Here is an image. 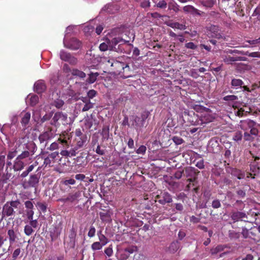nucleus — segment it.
Wrapping results in <instances>:
<instances>
[{
    "mask_svg": "<svg viewBox=\"0 0 260 260\" xmlns=\"http://www.w3.org/2000/svg\"><path fill=\"white\" fill-rule=\"evenodd\" d=\"M20 203L18 201H14L7 202L3 207L2 214L3 216H10L14 213V208H17L20 205Z\"/></svg>",
    "mask_w": 260,
    "mask_h": 260,
    "instance_id": "obj_1",
    "label": "nucleus"
},
{
    "mask_svg": "<svg viewBox=\"0 0 260 260\" xmlns=\"http://www.w3.org/2000/svg\"><path fill=\"white\" fill-rule=\"evenodd\" d=\"M214 116L212 111L207 108H205L199 116V119L197 122L198 124H204L210 122L214 119Z\"/></svg>",
    "mask_w": 260,
    "mask_h": 260,
    "instance_id": "obj_2",
    "label": "nucleus"
},
{
    "mask_svg": "<svg viewBox=\"0 0 260 260\" xmlns=\"http://www.w3.org/2000/svg\"><path fill=\"white\" fill-rule=\"evenodd\" d=\"M64 46L72 50H77L81 46V43L75 38L72 39L68 41L66 38L63 40Z\"/></svg>",
    "mask_w": 260,
    "mask_h": 260,
    "instance_id": "obj_3",
    "label": "nucleus"
},
{
    "mask_svg": "<svg viewBox=\"0 0 260 260\" xmlns=\"http://www.w3.org/2000/svg\"><path fill=\"white\" fill-rule=\"evenodd\" d=\"M207 35L209 37H213L219 39L222 37L219 27L216 25H211L207 29Z\"/></svg>",
    "mask_w": 260,
    "mask_h": 260,
    "instance_id": "obj_4",
    "label": "nucleus"
},
{
    "mask_svg": "<svg viewBox=\"0 0 260 260\" xmlns=\"http://www.w3.org/2000/svg\"><path fill=\"white\" fill-rule=\"evenodd\" d=\"M60 57L61 60L69 62L72 64H75L77 62V60L75 57L72 56L70 53L63 50L60 51Z\"/></svg>",
    "mask_w": 260,
    "mask_h": 260,
    "instance_id": "obj_5",
    "label": "nucleus"
},
{
    "mask_svg": "<svg viewBox=\"0 0 260 260\" xmlns=\"http://www.w3.org/2000/svg\"><path fill=\"white\" fill-rule=\"evenodd\" d=\"M157 198L159 199V202L162 205L172 202L171 194L166 191L161 192L159 195L157 196Z\"/></svg>",
    "mask_w": 260,
    "mask_h": 260,
    "instance_id": "obj_6",
    "label": "nucleus"
},
{
    "mask_svg": "<svg viewBox=\"0 0 260 260\" xmlns=\"http://www.w3.org/2000/svg\"><path fill=\"white\" fill-rule=\"evenodd\" d=\"M54 133L52 130H48L40 135L39 139L41 143L46 142L53 138Z\"/></svg>",
    "mask_w": 260,
    "mask_h": 260,
    "instance_id": "obj_7",
    "label": "nucleus"
},
{
    "mask_svg": "<svg viewBox=\"0 0 260 260\" xmlns=\"http://www.w3.org/2000/svg\"><path fill=\"white\" fill-rule=\"evenodd\" d=\"M256 123L251 120L247 119L243 121H241L240 126L241 129L244 131L247 130L248 128H250L252 126H255Z\"/></svg>",
    "mask_w": 260,
    "mask_h": 260,
    "instance_id": "obj_8",
    "label": "nucleus"
},
{
    "mask_svg": "<svg viewBox=\"0 0 260 260\" xmlns=\"http://www.w3.org/2000/svg\"><path fill=\"white\" fill-rule=\"evenodd\" d=\"M67 119V115L63 114L61 112L56 113L52 119L53 122L52 124H56L58 121H61L62 122H66Z\"/></svg>",
    "mask_w": 260,
    "mask_h": 260,
    "instance_id": "obj_9",
    "label": "nucleus"
},
{
    "mask_svg": "<svg viewBox=\"0 0 260 260\" xmlns=\"http://www.w3.org/2000/svg\"><path fill=\"white\" fill-rule=\"evenodd\" d=\"M46 89V85L43 80H39L34 84V90L36 92L40 93Z\"/></svg>",
    "mask_w": 260,
    "mask_h": 260,
    "instance_id": "obj_10",
    "label": "nucleus"
},
{
    "mask_svg": "<svg viewBox=\"0 0 260 260\" xmlns=\"http://www.w3.org/2000/svg\"><path fill=\"white\" fill-rule=\"evenodd\" d=\"M26 101L32 106H35L39 102V97L38 95L29 94L26 98Z\"/></svg>",
    "mask_w": 260,
    "mask_h": 260,
    "instance_id": "obj_11",
    "label": "nucleus"
},
{
    "mask_svg": "<svg viewBox=\"0 0 260 260\" xmlns=\"http://www.w3.org/2000/svg\"><path fill=\"white\" fill-rule=\"evenodd\" d=\"M133 118L132 124L136 128L141 127L144 125V119L143 118L135 116Z\"/></svg>",
    "mask_w": 260,
    "mask_h": 260,
    "instance_id": "obj_12",
    "label": "nucleus"
},
{
    "mask_svg": "<svg viewBox=\"0 0 260 260\" xmlns=\"http://www.w3.org/2000/svg\"><path fill=\"white\" fill-rule=\"evenodd\" d=\"M22 118H21V123L23 125H26L27 124L29 121L31 113L29 112H25L23 111L21 113Z\"/></svg>",
    "mask_w": 260,
    "mask_h": 260,
    "instance_id": "obj_13",
    "label": "nucleus"
},
{
    "mask_svg": "<svg viewBox=\"0 0 260 260\" xmlns=\"http://www.w3.org/2000/svg\"><path fill=\"white\" fill-rule=\"evenodd\" d=\"M25 166L24 163L21 160L16 158L13 165V169L15 171L22 170Z\"/></svg>",
    "mask_w": 260,
    "mask_h": 260,
    "instance_id": "obj_14",
    "label": "nucleus"
},
{
    "mask_svg": "<svg viewBox=\"0 0 260 260\" xmlns=\"http://www.w3.org/2000/svg\"><path fill=\"white\" fill-rule=\"evenodd\" d=\"M61 232V229L59 226H56L52 231L50 232V236L51 240L54 241L56 240L60 235Z\"/></svg>",
    "mask_w": 260,
    "mask_h": 260,
    "instance_id": "obj_15",
    "label": "nucleus"
},
{
    "mask_svg": "<svg viewBox=\"0 0 260 260\" xmlns=\"http://www.w3.org/2000/svg\"><path fill=\"white\" fill-rule=\"evenodd\" d=\"M183 11L187 13H191L192 14H200L199 10L191 5L185 6L183 8Z\"/></svg>",
    "mask_w": 260,
    "mask_h": 260,
    "instance_id": "obj_16",
    "label": "nucleus"
},
{
    "mask_svg": "<svg viewBox=\"0 0 260 260\" xmlns=\"http://www.w3.org/2000/svg\"><path fill=\"white\" fill-rule=\"evenodd\" d=\"M246 217V214L242 212H235L232 213V218L234 220H238Z\"/></svg>",
    "mask_w": 260,
    "mask_h": 260,
    "instance_id": "obj_17",
    "label": "nucleus"
},
{
    "mask_svg": "<svg viewBox=\"0 0 260 260\" xmlns=\"http://www.w3.org/2000/svg\"><path fill=\"white\" fill-rule=\"evenodd\" d=\"M80 196V193L79 192H77L73 194H70L68 196V197L63 200V202L70 201L71 202H73L77 199Z\"/></svg>",
    "mask_w": 260,
    "mask_h": 260,
    "instance_id": "obj_18",
    "label": "nucleus"
},
{
    "mask_svg": "<svg viewBox=\"0 0 260 260\" xmlns=\"http://www.w3.org/2000/svg\"><path fill=\"white\" fill-rule=\"evenodd\" d=\"M128 256L129 254L126 252L125 249L120 250L117 253V258L119 260H125Z\"/></svg>",
    "mask_w": 260,
    "mask_h": 260,
    "instance_id": "obj_19",
    "label": "nucleus"
},
{
    "mask_svg": "<svg viewBox=\"0 0 260 260\" xmlns=\"http://www.w3.org/2000/svg\"><path fill=\"white\" fill-rule=\"evenodd\" d=\"M243 83L240 79H234L232 81V85L236 89L241 88Z\"/></svg>",
    "mask_w": 260,
    "mask_h": 260,
    "instance_id": "obj_20",
    "label": "nucleus"
},
{
    "mask_svg": "<svg viewBox=\"0 0 260 260\" xmlns=\"http://www.w3.org/2000/svg\"><path fill=\"white\" fill-rule=\"evenodd\" d=\"M10 244H12L16 240V236L13 230H9L8 231Z\"/></svg>",
    "mask_w": 260,
    "mask_h": 260,
    "instance_id": "obj_21",
    "label": "nucleus"
},
{
    "mask_svg": "<svg viewBox=\"0 0 260 260\" xmlns=\"http://www.w3.org/2000/svg\"><path fill=\"white\" fill-rule=\"evenodd\" d=\"M71 73L73 76H78L80 78H84L86 76L85 73L77 69H73Z\"/></svg>",
    "mask_w": 260,
    "mask_h": 260,
    "instance_id": "obj_22",
    "label": "nucleus"
},
{
    "mask_svg": "<svg viewBox=\"0 0 260 260\" xmlns=\"http://www.w3.org/2000/svg\"><path fill=\"white\" fill-rule=\"evenodd\" d=\"M168 7L170 10H173L175 12L179 11V6L175 1L169 3Z\"/></svg>",
    "mask_w": 260,
    "mask_h": 260,
    "instance_id": "obj_23",
    "label": "nucleus"
},
{
    "mask_svg": "<svg viewBox=\"0 0 260 260\" xmlns=\"http://www.w3.org/2000/svg\"><path fill=\"white\" fill-rule=\"evenodd\" d=\"M99 239L100 241V243L103 245L105 246L106 244H107L109 241L108 239L103 235L102 234V232H100L98 233V234Z\"/></svg>",
    "mask_w": 260,
    "mask_h": 260,
    "instance_id": "obj_24",
    "label": "nucleus"
},
{
    "mask_svg": "<svg viewBox=\"0 0 260 260\" xmlns=\"http://www.w3.org/2000/svg\"><path fill=\"white\" fill-rule=\"evenodd\" d=\"M39 182L37 175H34L30 177L28 181L29 184L31 186H35Z\"/></svg>",
    "mask_w": 260,
    "mask_h": 260,
    "instance_id": "obj_25",
    "label": "nucleus"
},
{
    "mask_svg": "<svg viewBox=\"0 0 260 260\" xmlns=\"http://www.w3.org/2000/svg\"><path fill=\"white\" fill-rule=\"evenodd\" d=\"M99 75V74L97 72L94 73H90L89 75V77L87 79V82L89 83H93L96 81V78Z\"/></svg>",
    "mask_w": 260,
    "mask_h": 260,
    "instance_id": "obj_26",
    "label": "nucleus"
},
{
    "mask_svg": "<svg viewBox=\"0 0 260 260\" xmlns=\"http://www.w3.org/2000/svg\"><path fill=\"white\" fill-rule=\"evenodd\" d=\"M124 42V40L118 37V38H113L111 40V42H109V44H110V45H111V46H113V50H114V49H115L114 46H116L118 43H123Z\"/></svg>",
    "mask_w": 260,
    "mask_h": 260,
    "instance_id": "obj_27",
    "label": "nucleus"
},
{
    "mask_svg": "<svg viewBox=\"0 0 260 260\" xmlns=\"http://www.w3.org/2000/svg\"><path fill=\"white\" fill-rule=\"evenodd\" d=\"M99 48L101 51H106L108 49L112 50H113V46H111V45H110L109 43V45H108L106 43H103L100 44V45L99 46Z\"/></svg>",
    "mask_w": 260,
    "mask_h": 260,
    "instance_id": "obj_28",
    "label": "nucleus"
},
{
    "mask_svg": "<svg viewBox=\"0 0 260 260\" xmlns=\"http://www.w3.org/2000/svg\"><path fill=\"white\" fill-rule=\"evenodd\" d=\"M82 133L80 129H77L75 131V136L81 139L82 141H79L78 142V145L80 147L82 146L84 141L82 139Z\"/></svg>",
    "mask_w": 260,
    "mask_h": 260,
    "instance_id": "obj_29",
    "label": "nucleus"
},
{
    "mask_svg": "<svg viewBox=\"0 0 260 260\" xmlns=\"http://www.w3.org/2000/svg\"><path fill=\"white\" fill-rule=\"evenodd\" d=\"M41 111L40 109H36L34 111L32 117L35 121H38L41 116Z\"/></svg>",
    "mask_w": 260,
    "mask_h": 260,
    "instance_id": "obj_30",
    "label": "nucleus"
},
{
    "mask_svg": "<svg viewBox=\"0 0 260 260\" xmlns=\"http://www.w3.org/2000/svg\"><path fill=\"white\" fill-rule=\"evenodd\" d=\"M76 236V232L74 228H72L70 231L69 237L70 239V242L74 243L75 241V238Z\"/></svg>",
    "mask_w": 260,
    "mask_h": 260,
    "instance_id": "obj_31",
    "label": "nucleus"
},
{
    "mask_svg": "<svg viewBox=\"0 0 260 260\" xmlns=\"http://www.w3.org/2000/svg\"><path fill=\"white\" fill-rule=\"evenodd\" d=\"M179 246L177 242H174L171 243L169 247V250L171 252H176L179 248Z\"/></svg>",
    "mask_w": 260,
    "mask_h": 260,
    "instance_id": "obj_32",
    "label": "nucleus"
},
{
    "mask_svg": "<svg viewBox=\"0 0 260 260\" xmlns=\"http://www.w3.org/2000/svg\"><path fill=\"white\" fill-rule=\"evenodd\" d=\"M169 25L172 28H177L180 30L185 29V26L184 24H180L177 22L171 23Z\"/></svg>",
    "mask_w": 260,
    "mask_h": 260,
    "instance_id": "obj_33",
    "label": "nucleus"
},
{
    "mask_svg": "<svg viewBox=\"0 0 260 260\" xmlns=\"http://www.w3.org/2000/svg\"><path fill=\"white\" fill-rule=\"evenodd\" d=\"M104 246L100 242H95L91 245V249L92 250H100Z\"/></svg>",
    "mask_w": 260,
    "mask_h": 260,
    "instance_id": "obj_34",
    "label": "nucleus"
},
{
    "mask_svg": "<svg viewBox=\"0 0 260 260\" xmlns=\"http://www.w3.org/2000/svg\"><path fill=\"white\" fill-rule=\"evenodd\" d=\"M223 250V246L222 245H218L215 248H213L211 250V253L212 255L216 254L217 253L222 251Z\"/></svg>",
    "mask_w": 260,
    "mask_h": 260,
    "instance_id": "obj_35",
    "label": "nucleus"
},
{
    "mask_svg": "<svg viewBox=\"0 0 260 260\" xmlns=\"http://www.w3.org/2000/svg\"><path fill=\"white\" fill-rule=\"evenodd\" d=\"M64 104V102L61 99H54L53 105L57 108H60Z\"/></svg>",
    "mask_w": 260,
    "mask_h": 260,
    "instance_id": "obj_36",
    "label": "nucleus"
},
{
    "mask_svg": "<svg viewBox=\"0 0 260 260\" xmlns=\"http://www.w3.org/2000/svg\"><path fill=\"white\" fill-rule=\"evenodd\" d=\"M34 232V230L31 225H26L24 227V233L27 236H30Z\"/></svg>",
    "mask_w": 260,
    "mask_h": 260,
    "instance_id": "obj_37",
    "label": "nucleus"
},
{
    "mask_svg": "<svg viewBox=\"0 0 260 260\" xmlns=\"http://www.w3.org/2000/svg\"><path fill=\"white\" fill-rule=\"evenodd\" d=\"M30 155V152L28 151H23L21 154L19 155L17 158L22 160V159L27 158Z\"/></svg>",
    "mask_w": 260,
    "mask_h": 260,
    "instance_id": "obj_38",
    "label": "nucleus"
},
{
    "mask_svg": "<svg viewBox=\"0 0 260 260\" xmlns=\"http://www.w3.org/2000/svg\"><path fill=\"white\" fill-rule=\"evenodd\" d=\"M155 3H156V6L157 7L160 8H166L167 6V3L166 1L162 0L160 1L158 3H157V1L156 0H152Z\"/></svg>",
    "mask_w": 260,
    "mask_h": 260,
    "instance_id": "obj_39",
    "label": "nucleus"
},
{
    "mask_svg": "<svg viewBox=\"0 0 260 260\" xmlns=\"http://www.w3.org/2000/svg\"><path fill=\"white\" fill-rule=\"evenodd\" d=\"M250 170L254 175L258 174L259 172V167L256 165H253L250 166Z\"/></svg>",
    "mask_w": 260,
    "mask_h": 260,
    "instance_id": "obj_40",
    "label": "nucleus"
},
{
    "mask_svg": "<svg viewBox=\"0 0 260 260\" xmlns=\"http://www.w3.org/2000/svg\"><path fill=\"white\" fill-rule=\"evenodd\" d=\"M75 180L74 179H70L61 181V183L64 185H73L75 183Z\"/></svg>",
    "mask_w": 260,
    "mask_h": 260,
    "instance_id": "obj_41",
    "label": "nucleus"
},
{
    "mask_svg": "<svg viewBox=\"0 0 260 260\" xmlns=\"http://www.w3.org/2000/svg\"><path fill=\"white\" fill-rule=\"evenodd\" d=\"M248 112H249V111H245V110L242 108L238 109L235 112L236 114L239 117L243 116L245 113Z\"/></svg>",
    "mask_w": 260,
    "mask_h": 260,
    "instance_id": "obj_42",
    "label": "nucleus"
},
{
    "mask_svg": "<svg viewBox=\"0 0 260 260\" xmlns=\"http://www.w3.org/2000/svg\"><path fill=\"white\" fill-rule=\"evenodd\" d=\"M242 138V132H237L235 133V134L233 137V139L236 141H239L241 140Z\"/></svg>",
    "mask_w": 260,
    "mask_h": 260,
    "instance_id": "obj_43",
    "label": "nucleus"
},
{
    "mask_svg": "<svg viewBox=\"0 0 260 260\" xmlns=\"http://www.w3.org/2000/svg\"><path fill=\"white\" fill-rule=\"evenodd\" d=\"M234 173H235V174L236 175H237V178L239 179H241L242 178H243L245 176V174L244 172H242V171H240V170H235L234 172H233Z\"/></svg>",
    "mask_w": 260,
    "mask_h": 260,
    "instance_id": "obj_44",
    "label": "nucleus"
},
{
    "mask_svg": "<svg viewBox=\"0 0 260 260\" xmlns=\"http://www.w3.org/2000/svg\"><path fill=\"white\" fill-rule=\"evenodd\" d=\"M215 4V1L214 0H208L206 1H204L203 2V4L207 7H211Z\"/></svg>",
    "mask_w": 260,
    "mask_h": 260,
    "instance_id": "obj_45",
    "label": "nucleus"
},
{
    "mask_svg": "<svg viewBox=\"0 0 260 260\" xmlns=\"http://www.w3.org/2000/svg\"><path fill=\"white\" fill-rule=\"evenodd\" d=\"M146 147L144 145H141L139 148L137 150L136 152L138 154H143L146 152Z\"/></svg>",
    "mask_w": 260,
    "mask_h": 260,
    "instance_id": "obj_46",
    "label": "nucleus"
},
{
    "mask_svg": "<svg viewBox=\"0 0 260 260\" xmlns=\"http://www.w3.org/2000/svg\"><path fill=\"white\" fill-rule=\"evenodd\" d=\"M105 253L109 257L111 256L113 254V249L111 247H108L105 249Z\"/></svg>",
    "mask_w": 260,
    "mask_h": 260,
    "instance_id": "obj_47",
    "label": "nucleus"
},
{
    "mask_svg": "<svg viewBox=\"0 0 260 260\" xmlns=\"http://www.w3.org/2000/svg\"><path fill=\"white\" fill-rule=\"evenodd\" d=\"M93 107V105L90 102L87 103L85 104L84 106L83 107L82 109L83 111H86L89 110L90 109L92 108Z\"/></svg>",
    "mask_w": 260,
    "mask_h": 260,
    "instance_id": "obj_48",
    "label": "nucleus"
},
{
    "mask_svg": "<svg viewBox=\"0 0 260 260\" xmlns=\"http://www.w3.org/2000/svg\"><path fill=\"white\" fill-rule=\"evenodd\" d=\"M224 61L227 63H230L236 60L235 57H231L230 56L226 57L223 59Z\"/></svg>",
    "mask_w": 260,
    "mask_h": 260,
    "instance_id": "obj_49",
    "label": "nucleus"
},
{
    "mask_svg": "<svg viewBox=\"0 0 260 260\" xmlns=\"http://www.w3.org/2000/svg\"><path fill=\"white\" fill-rule=\"evenodd\" d=\"M150 3L149 0H144L141 2V6L143 8H148L150 6Z\"/></svg>",
    "mask_w": 260,
    "mask_h": 260,
    "instance_id": "obj_50",
    "label": "nucleus"
},
{
    "mask_svg": "<svg viewBox=\"0 0 260 260\" xmlns=\"http://www.w3.org/2000/svg\"><path fill=\"white\" fill-rule=\"evenodd\" d=\"M95 233V229L93 226H91L88 233V236L89 237L94 236Z\"/></svg>",
    "mask_w": 260,
    "mask_h": 260,
    "instance_id": "obj_51",
    "label": "nucleus"
},
{
    "mask_svg": "<svg viewBox=\"0 0 260 260\" xmlns=\"http://www.w3.org/2000/svg\"><path fill=\"white\" fill-rule=\"evenodd\" d=\"M52 116L51 113H47L43 116V117L41 119V121L42 122H44L48 120H49L51 117Z\"/></svg>",
    "mask_w": 260,
    "mask_h": 260,
    "instance_id": "obj_52",
    "label": "nucleus"
},
{
    "mask_svg": "<svg viewBox=\"0 0 260 260\" xmlns=\"http://www.w3.org/2000/svg\"><path fill=\"white\" fill-rule=\"evenodd\" d=\"M237 99V96L234 95H227L224 96L223 98L224 100L225 101H235Z\"/></svg>",
    "mask_w": 260,
    "mask_h": 260,
    "instance_id": "obj_53",
    "label": "nucleus"
},
{
    "mask_svg": "<svg viewBox=\"0 0 260 260\" xmlns=\"http://www.w3.org/2000/svg\"><path fill=\"white\" fill-rule=\"evenodd\" d=\"M221 204L219 200H214L212 203V206L214 208H218L220 207Z\"/></svg>",
    "mask_w": 260,
    "mask_h": 260,
    "instance_id": "obj_54",
    "label": "nucleus"
},
{
    "mask_svg": "<svg viewBox=\"0 0 260 260\" xmlns=\"http://www.w3.org/2000/svg\"><path fill=\"white\" fill-rule=\"evenodd\" d=\"M17 151H10L7 155V158L8 159H12L16 155Z\"/></svg>",
    "mask_w": 260,
    "mask_h": 260,
    "instance_id": "obj_55",
    "label": "nucleus"
},
{
    "mask_svg": "<svg viewBox=\"0 0 260 260\" xmlns=\"http://www.w3.org/2000/svg\"><path fill=\"white\" fill-rule=\"evenodd\" d=\"M58 148V144L57 142H53V143H52L50 145V147L49 148V150H51V151L56 150V149H57Z\"/></svg>",
    "mask_w": 260,
    "mask_h": 260,
    "instance_id": "obj_56",
    "label": "nucleus"
},
{
    "mask_svg": "<svg viewBox=\"0 0 260 260\" xmlns=\"http://www.w3.org/2000/svg\"><path fill=\"white\" fill-rule=\"evenodd\" d=\"M250 134L252 136H256L257 135L258 133V131L256 128L255 127V126H252V127H250Z\"/></svg>",
    "mask_w": 260,
    "mask_h": 260,
    "instance_id": "obj_57",
    "label": "nucleus"
},
{
    "mask_svg": "<svg viewBox=\"0 0 260 260\" xmlns=\"http://www.w3.org/2000/svg\"><path fill=\"white\" fill-rule=\"evenodd\" d=\"M244 138L246 141L252 140L253 138L250 134L245 132L244 134Z\"/></svg>",
    "mask_w": 260,
    "mask_h": 260,
    "instance_id": "obj_58",
    "label": "nucleus"
},
{
    "mask_svg": "<svg viewBox=\"0 0 260 260\" xmlns=\"http://www.w3.org/2000/svg\"><path fill=\"white\" fill-rule=\"evenodd\" d=\"M25 207L28 209H32L34 207V205L30 201H27L25 202Z\"/></svg>",
    "mask_w": 260,
    "mask_h": 260,
    "instance_id": "obj_59",
    "label": "nucleus"
},
{
    "mask_svg": "<svg viewBox=\"0 0 260 260\" xmlns=\"http://www.w3.org/2000/svg\"><path fill=\"white\" fill-rule=\"evenodd\" d=\"M77 150V148H73L71 149L70 150H68L69 154L70 155V157L76 156V155L77 154V153H76Z\"/></svg>",
    "mask_w": 260,
    "mask_h": 260,
    "instance_id": "obj_60",
    "label": "nucleus"
},
{
    "mask_svg": "<svg viewBox=\"0 0 260 260\" xmlns=\"http://www.w3.org/2000/svg\"><path fill=\"white\" fill-rule=\"evenodd\" d=\"M96 91L94 90H90L87 93V95L89 98H93L96 94Z\"/></svg>",
    "mask_w": 260,
    "mask_h": 260,
    "instance_id": "obj_61",
    "label": "nucleus"
},
{
    "mask_svg": "<svg viewBox=\"0 0 260 260\" xmlns=\"http://www.w3.org/2000/svg\"><path fill=\"white\" fill-rule=\"evenodd\" d=\"M190 75L194 78H197L199 77L198 72L195 70H191L190 71Z\"/></svg>",
    "mask_w": 260,
    "mask_h": 260,
    "instance_id": "obj_62",
    "label": "nucleus"
},
{
    "mask_svg": "<svg viewBox=\"0 0 260 260\" xmlns=\"http://www.w3.org/2000/svg\"><path fill=\"white\" fill-rule=\"evenodd\" d=\"M185 47L187 48L191 49H194L196 48L197 46L194 44V43L192 42H189L188 43H186L185 44Z\"/></svg>",
    "mask_w": 260,
    "mask_h": 260,
    "instance_id": "obj_63",
    "label": "nucleus"
},
{
    "mask_svg": "<svg viewBox=\"0 0 260 260\" xmlns=\"http://www.w3.org/2000/svg\"><path fill=\"white\" fill-rule=\"evenodd\" d=\"M21 250L20 248L15 249L13 253V257L15 259L20 253Z\"/></svg>",
    "mask_w": 260,
    "mask_h": 260,
    "instance_id": "obj_64",
    "label": "nucleus"
}]
</instances>
